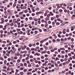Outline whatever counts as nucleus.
I'll use <instances>...</instances> for the list:
<instances>
[{
    "label": "nucleus",
    "mask_w": 75,
    "mask_h": 75,
    "mask_svg": "<svg viewBox=\"0 0 75 75\" xmlns=\"http://www.w3.org/2000/svg\"><path fill=\"white\" fill-rule=\"evenodd\" d=\"M61 53L62 54H65V52L63 51H61Z\"/></svg>",
    "instance_id": "c03bdc74"
},
{
    "label": "nucleus",
    "mask_w": 75,
    "mask_h": 75,
    "mask_svg": "<svg viewBox=\"0 0 75 75\" xmlns=\"http://www.w3.org/2000/svg\"><path fill=\"white\" fill-rule=\"evenodd\" d=\"M71 41H74V39L73 38H71Z\"/></svg>",
    "instance_id": "8fccbe9b"
},
{
    "label": "nucleus",
    "mask_w": 75,
    "mask_h": 75,
    "mask_svg": "<svg viewBox=\"0 0 75 75\" xmlns=\"http://www.w3.org/2000/svg\"><path fill=\"white\" fill-rule=\"evenodd\" d=\"M45 53H46V52H45V51L42 52V54H45Z\"/></svg>",
    "instance_id": "e433bc0d"
},
{
    "label": "nucleus",
    "mask_w": 75,
    "mask_h": 75,
    "mask_svg": "<svg viewBox=\"0 0 75 75\" xmlns=\"http://www.w3.org/2000/svg\"><path fill=\"white\" fill-rule=\"evenodd\" d=\"M71 48H74V45H71Z\"/></svg>",
    "instance_id": "09e8293b"
},
{
    "label": "nucleus",
    "mask_w": 75,
    "mask_h": 75,
    "mask_svg": "<svg viewBox=\"0 0 75 75\" xmlns=\"http://www.w3.org/2000/svg\"><path fill=\"white\" fill-rule=\"evenodd\" d=\"M6 56H7L8 57H9V54H8V53H7L6 54Z\"/></svg>",
    "instance_id": "5fc2aeb1"
},
{
    "label": "nucleus",
    "mask_w": 75,
    "mask_h": 75,
    "mask_svg": "<svg viewBox=\"0 0 75 75\" xmlns=\"http://www.w3.org/2000/svg\"><path fill=\"white\" fill-rule=\"evenodd\" d=\"M3 26L2 25H0V28H3Z\"/></svg>",
    "instance_id": "c756f323"
},
{
    "label": "nucleus",
    "mask_w": 75,
    "mask_h": 75,
    "mask_svg": "<svg viewBox=\"0 0 75 75\" xmlns=\"http://www.w3.org/2000/svg\"><path fill=\"white\" fill-rule=\"evenodd\" d=\"M26 47H26V46L25 45H24L23 46V48H22V50H25V48H26Z\"/></svg>",
    "instance_id": "0eeeda50"
},
{
    "label": "nucleus",
    "mask_w": 75,
    "mask_h": 75,
    "mask_svg": "<svg viewBox=\"0 0 75 75\" xmlns=\"http://www.w3.org/2000/svg\"><path fill=\"white\" fill-rule=\"evenodd\" d=\"M35 55H37L38 56H40V54L39 53H36L35 54Z\"/></svg>",
    "instance_id": "9d476101"
},
{
    "label": "nucleus",
    "mask_w": 75,
    "mask_h": 75,
    "mask_svg": "<svg viewBox=\"0 0 75 75\" xmlns=\"http://www.w3.org/2000/svg\"><path fill=\"white\" fill-rule=\"evenodd\" d=\"M14 59H17V57H14Z\"/></svg>",
    "instance_id": "69168bd1"
},
{
    "label": "nucleus",
    "mask_w": 75,
    "mask_h": 75,
    "mask_svg": "<svg viewBox=\"0 0 75 75\" xmlns=\"http://www.w3.org/2000/svg\"><path fill=\"white\" fill-rule=\"evenodd\" d=\"M29 47H32V45L31 44H30L29 45Z\"/></svg>",
    "instance_id": "864d4df0"
},
{
    "label": "nucleus",
    "mask_w": 75,
    "mask_h": 75,
    "mask_svg": "<svg viewBox=\"0 0 75 75\" xmlns=\"http://www.w3.org/2000/svg\"><path fill=\"white\" fill-rule=\"evenodd\" d=\"M30 62H33V61H34V60L33 59H31L30 60Z\"/></svg>",
    "instance_id": "0e129e2a"
},
{
    "label": "nucleus",
    "mask_w": 75,
    "mask_h": 75,
    "mask_svg": "<svg viewBox=\"0 0 75 75\" xmlns=\"http://www.w3.org/2000/svg\"><path fill=\"white\" fill-rule=\"evenodd\" d=\"M35 25H38V23H37V22H35Z\"/></svg>",
    "instance_id": "de8ad7c7"
},
{
    "label": "nucleus",
    "mask_w": 75,
    "mask_h": 75,
    "mask_svg": "<svg viewBox=\"0 0 75 75\" xmlns=\"http://www.w3.org/2000/svg\"><path fill=\"white\" fill-rule=\"evenodd\" d=\"M23 33V32H22V31H20V34H22Z\"/></svg>",
    "instance_id": "680f3d73"
},
{
    "label": "nucleus",
    "mask_w": 75,
    "mask_h": 75,
    "mask_svg": "<svg viewBox=\"0 0 75 75\" xmlns=\"http://www.w3.org/2000/svg\"><path fill=\"white\" fill-rule=\"evenodd\" d=\"M1 21H2L1 22V24H2L4 23V22H5L4 21V18H1L0 19Z\"/></svg>",
    "instance_id": "f257e3e1"
},
{
    "label": "nucleus",
    "mask_w": 75,
    "mask_h": 75,
    "mask_svg": "<svg viewBox=\"0 0 75 75\" xmlns=\"http://www.w3.org/2000/svg\"><path fill=\"white\" fill-rule=\"evenodd\" d=\"M46 40V39H44L43 40H42L40 41V43H41V44H42L43 43V42H44V41H45Z\"/></svg>",
    "instance_id": "39448f33"
},
{
    "label": "nucleus",
    "mask_w": 75,
    "mask_h": 75,
    "mask_svg": "<svg viewBox=\"0 0 75 75\" xmlns=\"http://www.w3.org/2000/svg\"><path fill=\"white\" fill-rule=\"evenodd\" d=\"M22 62H25V59H22Z\"/></svg>",
    "instance_id": "13d9d810"
},
{
    "label": "nucleus",
    "mask_w": 75,
    "mask_h": 75,
    "mask_svg": "<svg viewBox=\"0 0 75 75\" xmlns=\"http://www.w3.org/2000/svg\"><path fill=\"white\" fill-rule=\"evenodd\" d=\"M27 63L28 64H30V62L28 60L27 62Z\"/></svg>",
    "instance_id": "bb28decb"
},
{
    "label": "nucleus",
    "mask_w": 75,
    "mask_h": 75,
    "mask_svg": "<svg viewBox=\"0 0 75 75\" xmlns=\"http://www.w3.org/2000/svg\"><path fill=\"white\" fill-rule=\"evenodd\" d=\"M18 51H21V48L19 47L18 49Z\"/></svg>",
    "instance_id": "37998d69"
},
{
    "label": "nucleus",
    "mask_w": 75,
    "mask_h": 75,
    "mask_svg": "<svg viewBox=\"0 0 75 75\" xmlns=\"http://www.w3.org/2000/svg\"><path fill=\"white\" fill-rule=\"evenodd\" d=\"M0 32H1V34H2V33H3L4 32V31H3V30H1Z\"/></svg>",
    "instance_id": "49530a36"
},
{
    "label": "nucleus",
    "mask_w": 75,
    "mask_h": 75,
    "mask_svg": "<svg viewBox=\"0 0 75 75\" xmlns=\"http://www.w3.org/2000/svg\"><path fill=\"white\" fill-rule=\"evenodd\" d=\"M68 55L69 57H71V53H69L68 54Z\"/></svg>",
    "instance_id": "473e14b6"
},
{
    "label": "nucleus",
    "mask_w": 75,
    "mask_h": 75,
    "mask_svg": "<svg viewBox=\"0 0 75 75\" xmlns=\"http://www.w3.org/2000/svg\"><path fill=\"white\" fill-rule=\"evenodd\" d=\"M21 67H23L24 66V64L23 63L20 64Z\"/></svg>",
    "instance_id": "5701e85b"
},
{
    "label": "nucleus",
    "mask_w": 75,
    "mask_h": 75,
    "mask_svg": "<svg viewBox=\"0 0 75 75\" xmlns=\"http://www.w3.org/2000/svg\"><path fill=\"white\" fill-rule=\"evenodd\" d=\"M67 40H68V39H67V38H64V41H67Z\"/></svg>",
    "instance_id": "2eb2a0df"
},
{
    "label": "nucleus",
    "mask_w": 75,
    "mask_h": 75,
    "mask_svg": "<svg viewBox=\"0 0 75 75\" xmlns=\"http://www.w3.org/2000/svg\"><path fill=\"white\" fill-rule=\"evenodd\" d=\"M34 20L35 21H38V19L35 18V19H34Z\"/></svg>",
    "instance_id": "4be33fe9"
},
{
    "label": "nucleus",
    "mask_w": 75,
    "mask_h": 75,
    "mask_svg": "<svg viewBox=\"0 0 75 75\" xmlns=\"http://www.w3.org/2000/svg\"><path fill=\"white\" fill-rule=\"evenodd\" d=\"M24 12V13H27L28 12V10H25Z\"/></svg>",
    "instance_id": "393cba45"
},
{
    "label": "nucleus",
    "mask_w": 75,
    "mask_h": 75,
    "mask_svg": "<svg viewBox=\"0 0 75 75\" xmlns=\"http://www.w3.org/2000/svg\"><path fill=\"white\" fill-rule=\"evenodd\" d=\"M57 20L58 21H59L60 23H62L63 22V21L61 19V18H57Z\"/></svg>",
    "instance_id": "f03ea898"
},
{
    "label": "nucleus",
    "mask_w": 75,
    "mask_h": 75,
    "mask_svg": "<svg viewBox=\"0 0 75 75\" xmlns=\"http://www.w3.org/2000/svg\"><path fill=\"white\" fill-rule=\"evenodd\" d=\"M52 64V63H49L48 64V65H51Z\"/></svg>",
    "instance_id": "e2e57ef3"
},
{
    "label": "nucleus",
    "mask_w": 75,
    "mask_h": 75,
    "mask_svg": "<svg viewBox=\"0 0 75 75\" xmlns=\"http://www.w3.org/2000/svg\"><path fill=\"white\" fill-rule=\"evenodd\" d=\"M3 54H6V51L5 50H4L3 51Z\"/></svg>",
    "instance_id": "338daca9"
},
{
    "label": "nucleus",
    "mask_w": 75,
    "mask_h": 75,
    "mask_svg": "<svg viewBox=\"0 0 75 75\" xmlns=\"http://www.w3.org/2000/svg\"><path fill=\"white\" fill-rule=\"evenodd\" d=\"M31 74L32 73L30 72H28V73H27V75H31Z\"/></svg>",
    "instance_id": "a878e982"
},
{
    "label": "nucleus",
    "mask_w": 75,
    "mask_h": 75,
    "mask_svg": "<svg viewBox=\"0 0 75 75\" xmlns=\"http://www.w3.org/2000/svg\"><path fill=\"white\" fill-rule=\"evenodd\" d=\"M23 53H25V54H27V51L26 50L23 51Z\"/></svg>",
    "instance_id": "c85d7f7f"
},
{
    "label": "nucleus",
    "mask_w": 75,
    "mask_h": 75,
    "mask_svg": "<svg viewBox=\"0 0 75 75\" xmlns=\"http://www.w3.org/2000/svg\"><path fill=\"white\" fill-rule=\"evenodd\" d=\"M27 69H24L23 70V72H26L27 71Z\"/></svg>",
    "instance_id": "c9c22d12"
},
{
    "label": "nucleus",
    "mask_w": 75,
    "mask_h": 75,
    "mask_svg": "<svg viewBox=\"0 0 75 75\" xmlns=\"http://www.w3.org/2000/svg\"><path fill=\"white\" fill-rule=\"evenodd\" d=\"M23 9H26L27 8V7L25 6H24L23 7Z\"/></svg>",
    "instance_id": "ea45409f"
},
{
    "label": "nucleus",
    "mask_w": 75,
    "mask_h": 75,
    "mask_svg": "<svg viewBox=\"0 0 75 75\" xmlns=\"http://www.w3.org/2000/svg\"><path fill=\"white\" fill-rule=\"evenodd\" d=\"M28 67H29L30 68L31 67V64H29L28 65Z\"/></svg>",
    "instance_id": "2f4dec72"
},
{
    "label": "nucleus",
    "mask_w": 75,
    "mask_h": 75,
    "mask_svg": "<svg viewBox=\"0 0 75 75\" xmlns=\"http://www.w3.org/2000/svg\"><path fill=\"white\" fill-rule=\"evenodd\" d=\"M66 32L67 33H69V29H67L66 30Z\"/></svg>",
    "instance_id": "b1692460"
},
{
    "label": "nucleus",
    "mask_w": 75,
    "mask_h": 75,
    "mask_svg": "<svg viewBox=\"0 0 75 75\" xmlns=\"http://www.w3.org/2000/svg\"><path fill=\"white\" fill-rule=\"evenodd\" d=\"M39 10V8L38 7H37L36 8V10H37V11H38Z\"/></svg>",
    "instance_id": "7c9ffc66"
},
{
    "label": "nucleus",
    "mask_w": 75,
    "mask_h": 75,
    "mask_svg": "<svg viewBox=\"0 0 75 75\" xmlns=\"http://www.w3.org/2000/svg\"><path fill=\"white\" fill-rule=\"evenodd\" d=\"M35 34H37V33H38V31H35Z\"/></svg>",
    "instance_id": "58836bf2"
},
{
    "label": "nucleus",
    "mask_w": 75,
    "mask_h": 75,
    "mask_svg": "<svg viewBox=\"0 0 75 75\" xmlns=\"http://www.w3.org/2000/svg\"><path fill=\"white\" fill-rule=\"evenodd\" d=\"M31 50H32V51H34V50H35V49L34 48H31Z\"/></svg>",
    "instance_id": "f704fd0d"
},
{
    "label": "nucleus",
    "mask_w": 75,
    "mask_h": 75,
    "mask_svg": "<svg viewBox=\"0 0 75 75\" xmlns=\"http://www.w3.org/2000/svg\"><path fill=\"white\" fill-rule=\"evenodd\" d=\"M4 33L5 34H7V31L6 30H5Z\"/></svg>",
    "instance_id": "3c124183"
},
{
    "label": "nucleus",
    "mask_w": 75,
    "mask_h": 75,
    "mask_svg": "<svg viewBox=\"0 0 75 75\" xmlns=\"http://www.w3.org/2000/svg\"><path fill=\"white\" fill-rule=\"evenodd\" d=\"M40 18H44V17L42 16H40Z\"/></svg>",
    "instance_id": "a18cd8bd"
},
{
    "label": "nucleus",
    "mask_w": 75,
    "mask_h": 75,
    "mask_svg": "<svg viewBox=\"0 0 75 75\" xmlns=\"http://www.w3.org/2000/svg\"><path fill=\"white\" fill-rule=\"evenodd\" d=\"M72 58H73V59H75V56H73L72 57Z\"/></svg>",
    "instance_id": "774afa93"
},
{
    "label": "nucleus",
    "mask_w": 75,
    "mask_h": 75,
    "mask_svg": "<svg viewBox=\"0 0 75 75\" xmlns=\"http://www.w3.org/2000/svg\"><path fill=\"white\" fill-rule=\"evenodd\" d=\"M38 74H41V71H38Z\"/></svg>",
    "instance_id": "603ef678"
},
{
    "label": "nucleus",
    "mask_w": 75,
    "mask_h": 75,
    "mask_svg": "<svg viewBox=\"0 0 75 75\" xmlns=\"http://www.w3.org/2000/svg\"><path fill=\"white\" fill-rule=\"evenodd\" d=\"M38 37H42V35H38L37 36Z\"/></svg>",
    "instance_id": "f8f14e48"
},
{
    "label": "nucleus",
    "mask_w": 75,
    "mask_h": 75,
    "mask_svg": "<svg viewBox=\"0 0 75 75\" xmlns=\"http://www.w3.org/2000/svg\"><path fill=\"white\" fill-rule=\"evenodd\" d=\"M69 9L70 10H72V7H70L69 8Z\"/></svg>",
    "instance_id": "6e6d98bb"
},
{
    "label": "nucleus",
    "mask_w": 75,
    "mask_h": 75,
    "mask_svg": "<svg viewBox=\"0 0 75 75\" xmlns=\"http://www.w3.org/2000/svg\"><path fill=\"white\" fill-rule=\"evenodd\" d=\"M21 75H24V73L23 72H21L20 73Z\"/></svg>",
    "instance_id": "a211bd4d"
},
{
    "label": "nucleus",
    "mask_w": 75,
    "mask_h": 75,
    "mask_svg": "<svg viewBox=\"0 0 75 75\" xmlns=\"http://www.w3.org/2000/svg\"><path fill=\"white\" fill-rule=\"evenodd\" d=\"M60 24V23H59L57 22V23H56V25H59Z\"/></svg>",
    "instance_id": "cd10ccee"
},
{
    "label": "nucleus",
    "mask_w": 75,
    "mask_h": 75,
    "mask_svg": "<svg viewBox=\"0 0 75 75\" xmlns=\"http://www.w3.org/2000/svg\"><path fill=\"white\" fill-rule=\"evenodd\" d=\"M12 21H13V20H12V19H11V20H9V23H12Z\"/></svg>",
    "instance_id": "aec40b11"
},
{
    "label": "nucleus",
    "mask_w": 75,
    "mask_h": 75,
    "mask_svg": "<svg viewBox=\"0 0 75 75\" xmlns=\"http://www.w3.org/2000/svg\"><path fill=\"white\" fill-rule=\"evenodd\" d=\"M36 39L37 40L36 41H39V40H41V38H39L38 36H36Z\"/></svg>",
    "instance_id": "20e7f679"
},
{
    "label": "nucleus",
    "mask_w": 75,
    "mask_h": 75,
    "mask_svg": "<svg viewBox=\"0 0 75 75\" xmlns=\"http://www.w3.org/2000/svg\"><path fill=\"white\" fill-rule=\"evenodd\" d=\"M54 24H55V22H52V25L53 27H54Z\"/></svg>",
    "instance_id": "ddd939ff"
},
{
    "label": "nucleus",
    "mask_w": 75,
    "mask_h": 75,
    "mask_svg": "<svg viewBox=\"0 0 75 75\" xmlns=\"http://www.w3.org/2000/svg\"><path fill=\"white\" fill-rule=\"evenodd\" d=\"M65 72H66V71H63L62 72V74H65Z\"/></svg>",
    "instance_id": "412c9836"
},
{
    "label": "nucleus",
    "mask_w": 75,
    "mask_h": 75,
    "mask_svg": "<svg viewBox=\"0 0 75 75\" xmlns=\"http://www.w3.org/2000/svg\"><path fill=\"white\" fill-rule=\"evenodd\" d=\"M67 4L68 6H71L73 4L72 3H68Z\"/></svg>",
    "instance_id": "7ed1b4c3"
},
{
    "label": "nucleus",
    "mask_w": 75,
    "mask_h": 75,
    "mask_svg": "<svg viewBox=\"0 0 75 75\" xmlns=\"http://www.w3.org/2000/svg\"><path fill=\"white\" fill-rule=\"evenodd\" d=\"M10 51L12 52V54H15V51H13L12 50H11Z\"/></svg>",
    "instance_id": "6e6552de"
},
{
    "label": "nucleus",
    "mask_w": 75,
    "mask_h": 75,
    "mask_svg": "<svg viewBox=\"0 0 75 75\" xmlns=\"http://www.w3.org/2000/svg\"><path fill=\"white\" fill-rule=\"evenodd\" d=\"M56 17H57V18H59V16L58 15H56Z\"/></svg>",
    "instance_id": "4c0bfd02"
},
{
    "label": "nucleus",
    "mask_w": 75,
    "mask_h": 75,
    "mask_svg": "<svg viewBox=\"0 0 75 75\" xmlns=\"http://www.w3.org/2000/svg\"><path fill=\"white\" fill-rule=\"evenodd\" d=\"M63 33L64 34H65L66 33V31H63Z\"/></svg>",
    "instance_id": "a19ab883"
},
{
    "label": "nucleus",
    "mask_w": 75,
    "mask_h": 75,
    "mask_svg": "<svg viewBox=\"0 0 75 75\" xmlns=\"http://www.w3.org/2000/svg\"><path fill=\"white\" fill-rule=\"evenodd\" d=\"M22 30H23L24 31H25V28H22Z\"/></svg>",
    "instance_id": "f3484780"
},
{
    "label": "nucleus",
    "mask_w": 75,
    "mask_h": 75,
    "mask_svg": "<svg viewBox=\"0 0 75 75\" xmlns=\"http://www.w3.org/2000/svg\"><path fill=\"white\" fill-rule=\"evenodd\" d=\"M10 33H11V34H12V35H14V33H13V30H11L10 31Z\"/></svg>",
    "instance_id": "423d86ee"
},
{
    "label": "nucleus",
    "mask_w": 75,
    "mask_h": 75,
    "mask_svg": "<svg viewBox=\"0 0 75 75\" xmlns=\"http://www.w3.org/2000/svg\"><path fill=\"white\" fill-rule=\"evenodd\" d=\"M2 47H6V45L4 44H3L2 46Z\"/></svg>",
    "instance_id": "bf43d9fd"
},
{
    "label": "nucleus",
    "mask_w": 75,
    "mask_h": 75,
    "mask_svg": "<svg viewBox=\"0 0 75 75\" xmlns=\"http://www.w3.org/2000/svg\"><path fill=\"white\" fill-rule=\"evenodd\" d=\"M59 11L60 13H62V9H60Z\"/></svg>",
    "instance_id": "4d7b16f0"
},
{
    "label": "nucleus",
    "mask_w": 75,
    "mask_h": 75,
    "mask_svg": "<svg viewBox=\"0 0 75 75\" xmlns=\"http://www.w3.org/2000/svg\"><path fill=\"white\" fill-rule=\"evenodd\" d=\"M49 14H50V16H54V14L52 13V12H50L49 13Z\"/></svg>",
    "instance_id": "1a4fd4ad"
},
{
    "label": "nucleus",
    "mask_w": 75,
    "mask_h": 75,
    "mask_svg": "<svg viewBox=\"0 0 75 75\" xmlns=\"http://www.w3.org/2000/svg\"><path fill=\"white\" fill-rule=\"evenodd\" d=\"M10 26H13V25H14V23H11L10 24Z\"/></svg>",
    "instance_id": "9b49d317"
},
{
    "label": "nucleus",
    "mask_w": 75,
    "mask_h": 75,
    "mask_svg": "<svg viewBox=\"0 0 75 75\" xmlns=\"http://www.w3.org/2000/svg\"><path fill=\"white\" fill-rule=\"evenodd\" d=\"M4 58L5 59H7V57L6 56H4Z\"/></svg>",
    "instance_id": "72a5a7b5"
},
{
    "label": "nucleus",
    "mask_w": 75,
    "mask_h": 75,
    "mask_svg": "<svg viewBox=\"0 0 75 75\" xmlns=\"http://www.w3.org/2000/svg\"><path fill=\"white\" fill-rule=\"evenodd\" d=\"M41 23H45V20L44 19H42L41 21Z\"/></svg>",
    "instance_id": "dca6fc26"
},
{
    "label": "nucleus",
    "mask_w": 75,
    "mask_h": 75,
    "mask_svg": "<svg viewBox=\"0 0 75 75\" xmlns=\"http://www.w3.org/2000/svg\"><path fill=\"white\" fill-rule=\"evenodd\" d=\"M24 67H26L27 66V64L26 63H24Z\"/></svg>",
    "instance_id": "6ab92c4d"
},
{
    "label": "nucleus",
    "mask_w": 75,
    "mask_h": 75,
    "mask_svg": "<svg viewBox=\"0 0 75 75\" xmlns=\"http://www.w3.org/2000/svg\"><path fill=\"white\" fill-rule=\"evenodd\" d=\"M30 58H33V56L31 55L30 56Z\"/></svg>",
    "instance_id": "79ce46f5"
},
{
    "label": "nucleus",
    "mask_w": 75,
    "mask_h": 75,
    "mask_svg": "<svg viewBox=\"0 0 75 75\" xmlns=\"http://www.w3.org/2000/svg\"><path fill=\"white\" fill-rule=\"evenodd\" d=\"M37 70H38V69L37 68H35V72H37Z\"/></svg>",
    "instance_id": "052dcab7"
},
{
    "label": "nucleus",
    "mask_w": 75,
    "mask_h": 75,
    "mask_svg": "<svg viewBox=\"0 0 75 75\" xmlns=\"http://www.w3.org/2000/svg\"><path fill=\"white\" fill-rule=\"evenodd\" d=\"M28 5H31V2L30 1L28 2Z\"/></svg>",
    "instance_id": "4468645a"
}]
</instances>
